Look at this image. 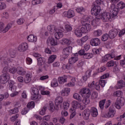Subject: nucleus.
I'll list each match as a JSON object with an SVG mask.
<instances>
[{"instance_id": "42", "label": "nucleus", "mask_w": 125, "mask_h": 125, "mask_svg": "<svg viewBox=\"0 0 125 125\" xmlns=\"http://www.w3.org/2000/svg\"><path fill=\"white\" fill-rule=\"evenodd\" d=\"M106 100H103L99 102V107L101 110L104 109V105H105Z\"/></svg>"}, {"instance_id": "16", "label": "nucleus", "mask_w": 125, "mask_h": 125, "mask_svg": "<svg viewBox=\"0 0 125 125\" xmlns=\"http://www.w3.org/2000/svg\"><path fill=\"white\" fill-rule=\"evenodd\" d=\"M117 35H118V30L117 29L109 31L108 34L109 37L111 39H115L117 37Z\"/></svg>"}, {"instance_id": "10", "label": "nucleus", "mask_w": 125, "mask_h": 125, "mask_svg": "<svg viewBox=\"0 0 125 125\" xmlns=\"http://www.w3.org/2000/svg\"><path fill=\"white\" fill-rule=\"evenodd\" d=\"M96 20H100V19H97L96 18L93 19V17L92 16L87 17L83 21V22H89V23L91 22V24L92 26H96Z\"/></svg>"}, {"instance_id": "60", "label": "nucleus", "mask_w": 125, "mask_h": 125, "mask_svg": "<svg viewBox=\"0 0 125 125\" xmlns=\"http://www.w3.org/2000/svg\"><path fill=\"white\" fill-rule=\"evenodd\" d=\"M6 8V4L4 2H0V10L4 9Z\"/></svg>"}, {"instance_id": "2", "label": "nucleus", "mask_w": 125, "mask_h": 125, "mask_svg": "<svg viewBox=\"0 0 125 125\" xmlns=\"http://www.w3.org/2000/svg\"><path fill=\"white\" fill-rule=\"evenodd\" d=\"M96 19H101L103 22H108L110 19H113V16L111 13L105 12L96 17Z\"/></svg>"}, {"instance_id": "53", "label": "nucleus", "mask_w": 125, "mask_h": 125, "mask_svg": "<svg viewBox=\"0 0 125 125\" xmlns=\"http://www.w3.org/2000/svg\"><path fill=\"white\" fill-rule=\"evenodd\" d=\"M9 89L10 90H12V88L13 87V85H14V81H9Z\"/></svg>"}, {"instance_id": "46", "label": "nucleus", "mask_w": 125, "mask_h": 125, "mask_svg": "<svg viewBox=\"0 0 125 125\" xmlns=\"http://www.w3.org/2000/svg\"><path fill=\"white\" fill-rule=\"evenodd\" d=\"M10 56L11 58H15L16 56V51H15V50H11L10 51Z\"/></svg>"}, {"instance_id": "29", "label": "nucleus", "mask_w": 125, "mask_h": 125, "mask_svg": "<svg viewBox=\"0 0 125 125\" xmlns=\"http://www.w3.org/2000/svg\"><path fill=\"white\" fill-rule=\"evenodd\" d=\"M63 102V98L62 97H58L56 98L55 100V104L59 105V104H61Z\"/></svg>"}, {"instance_id": "40", "label": "nucleus", "mask_w": 125, "mask_h": 125, "mask_svg": "<svg viewBox=\"0 0 125 125\" xmlns=\"http://www.w3.org/2000/svg\"><path fill=\"white\" fill-rule=\"evenodd\" d=\"M118 85L119 88H123V87L125 86V82L123 80H120L118 82Z\"/></svg>"}, {"instance_id": "57", "label": "nucleus", "mask_w": 125, "mask_h": 125, "mask_svg": "<svg viewBox=\"0 0 125 125\" xmlns=\"http://www.w3.org/2000/svg\"><path fill=\"white\" fill-rule=\"evenodd\" d=\"M19 117V114H17L15 116H12L10 118V120H11V122H15V121H16L17 118H18Z\"/></svg>"}, {"instance_id": "39", "label": "nucleus", "mask_w": 125, "mask_h": 125, "mask_svg": "<svg viewBox=\"0 0 125 125\" xmlns=\"http://www.w3.org/2000/svg\"><path fill=\"white\" fill-rule=\"evenodd\" d=\"M117 6L120 9H124V8H125V4L124 2L121 1L117 3Z\"/></svg>"}, {"instance_id": "18", "label": "nucleus", "mask_w": 125, "mask_h": 125, "mask_svg": "<svg viewBox=\"0 0 125 125\" xmlns=\"http://www.w3.org/2000/svg\"><path fill=\"white\" fill-rule=\"evenodd\" d=\"M17 73L20 76H24L26 74V70L23 67L19 66L17 68Z\"/></svg>"}, {"instance_id": "14", "label": "nucleus", "mask_w": 125, "mask_h": 125, "mask_svg": "<svg viewBox=\"0 0 125 125\" xmlns=\"http://www.w3.org/2000/svg\"><path fill=\"white\" fill-rule=\"evenodd\" d=\"M100 43H101L100 39L98 38L92 39L90 41V44L92 46H97Z\"/></svg>"}, {"instance_id": "19", "label": "nucleus", "mask_w": 125, "mask_h": 125, "mask_svg": "<svg viewBox=\"0 0 125 125\" xmlns=\"http://www.w3.org/2000/svg\"><path fill=\"white\" fill-rule=\"evenodd\" d=\"M70 88H65L61 92L62 96H68L70 94Z\"/></svg>"}, {"instance_id": "20", "label": "nucleus", "mask_w": 125, "mask_h": 125, "mask_svg": "<svg viewBox=\"0 0 125 125\" xmlns=\"http://www.w3.org/2000/svg\"><path fill=\"white\" fill-rule=\"evenodd\" d=\"M47 30L49 32V34L53 35L55 32H56V28L54 25H49L47 27Z\"/></svg>"}, {"instance_id": "50", "label": "nucleus", "mask_w": 125, "mask_h": 125, "mask_svg": "<svg viewBox=\"0 0 125 125\" xmlns=\"http://www.w3.org/2000/svg\"><path fill=\"white\" fill-rule=\"evenodd\" d=\"M63 107L64 110H68V108L70 107V104L67 102H64L63 104Z\"/></svg>"}, {"instance_id": "58", "label": "nucleus", "mask_w": 125, "mask_h": 125, "mask_svg": "<svg viewBox=\"0 0 125 125\" xmlns=\"http://www.w3.org/2000/svg\"><path fill=\"white\" fill-rule=\"evenodd\" d=\"M66 122V119L64 117H61L59 119V123L62 125H64V123Z\"/></svg>"}, {"instance_id": "48", "label": "nucleus", "mask_w": 125, "mask_h": 125, "mask_svg": "<svg viewBox=\"0 0 125 125\" xmlns=\"http://www.w3.org/2000/svg\"><path fill=\"white\" fill-rule=\"evenodd\" d=\"M108 39H109V34H105L103 35L102 38V41H103V42H106V41H107Z\"/></svg>"}, {"instance_id": "56", "label": "nucleus", "mask_w": 125, "mask_h": 125, "mask_svg": "<svg viewBox=\"0 0 125 125\" xmlns=\"http://www.w3.org/2000/svg\"><path fill=\"white\" fill-rule=\"evenodd\" d=\"M65 29L67 31V32H71L72 30V26L69 24H66L65 25Z\"/></svg>"}, {"instance_id": "12", "label": "nucleus", "mask_w": 125, "mask_h": 125, "mask_svg": "<svg viewBox=\"0 0 125 125\" xmlns=\"http://www.w3.org/2000/svg\"><path fill=\"white\" fill-rule=\"evenodd\" d=\"M78 55L79 54L78 53H75L73 57H71L68 61L69 64H75L78 60H79V58H78Z\"/></svg>"}, {"instance_id": "24", "label": "nucleus", "mask_w": 125, "mask_h": 125, "mask_svg": "<svg viewBox=\"0 0 125 125\" xmlns=\"http://www.w3.org/2000/svg\"><path fill=\"white\" fill-rule=\"evenodd\" d=\"M67 76H63V77H60L58 78V82L60 84H63L64 83H67Z\"/></svg>"}, {"instance_id": "59", "label": "nucleus", "mask_w": 125, "mask_h": 125, "mask_svg": "<svg viewBox=\"0 0 125 125\" xmlns=\"http://www.w3.org/2000/svg\"><path fill=\"white\" fill-rule=\"evenodd\" d=\"M106 65L108 67H113L115 65V62L114 61H110L106 63Z\"/></svg>"}, {"instance_id": "63", "label": "nucleus", "mask_w": 125, "mask_h": 125, "mask_svg": "<svg viewBox=\"0 0 125 125\" xmlns=\"http://www.w3.org/2000/svg\"><path fill=\"white\" fill-rule=\"evenodd\" d=\"M24 21H25L24 20V19L20 18V19L18 20V21H17V22L18 24V25H22V24L24 23Z\"/></svg>"}, {"instance_id": "4", "label": "nucleus", "mask_w": 125, "mask_h": 125, "mask_svg": "<svg viewBox=\"0 0 125 125\" xmlns=\"http://www.w3.org/2000/svg\"><path fill=\"white\" fill-rule=\"evenodd\" d=\"M116 57L115 52L113 50L111 51L109 54H107L102 58V62H107V60H111Z\"/></svg>"}, {"instance_id": "38", "label": "nucleus", "mask_w": 125, "mask_h": 125, "mask_svg": "<svg viewBox=\"0 0 125 125\" xmlns=\"http://www.w3.org/2000/svg\"><path fill=\"white\" fill-rule=\"evenodd\" d=\"M42 69L39 68L40 72H42V71H47L48 70V65L45 63L41 66Z\"/></svg>"}, {"instance_id": "45", "label": "nucleus", "mask_w": 125, "mask_h": 125, "mask_svg": "<svg viewBox=\"0 0 125 125\" xmlns=\"http://www.w3.org/2000/svg\"><path fill=\"white\" fill-rule=\"evenodd\" d=\"M32 93L33 95H38L39 89L36 87H34L32 89Z\"/></svg>"}, {"instance_id": "55", "label": "nucleus", "mask_w": 125, "mask_h": 125, "mask_svg": "<svg viewBox=\"0 0 125 125\" xmlns=\"http://www.w3.org/2000/svg\"><path fill=\"white\" fill-rule=\"evenodd\" d=\"M106 70V67L104 66H102L100 68H98L97 70V73H102V72H104Z\"/></svg>"}, {"instance_id": "25", "label": "nucleus", "mask_w": 125, "mask_h": 125, "mask_svg": "<svg viewBox=\"0 0 125 125\" xmlns=\"http://www.w3.org/2000/svg\"><path fill=\"white\" fill-rule=\"evenodd\" d=\"M72 107L73 108L74 110L75 109H78V108H80L81 107V104L79 103V102L77 101H73L71 103Z\"/></svg>"}, {"instance_id": "21", "label": "nucleus", "mask_w": 125, "mask_h": 125, "mask_svg": "<svg viewBox=\"0 0 125 125\" xmlns=\"http://www.w3.org/2000/svg\"><path fill=\"white\" fill-rule=\"evenodd\" d=\"M47 43H50V44L53 46H55V45H57L58 43L55 42L54 39L52 38H49L47 40Z\"/></svg>"}, {"instance_id": "62", "label": "nucleus", "mask_w": 125, "mask_h": 125, "mask_svg": "<svg viewBox=\"0 0 125 125\" xmlns=\"http://www.w3.org/2000/svg\"><path fill=\"white\" fill-rule=\"evenodd\" d=\"M62 43L64 44H70V40L66 38H63L62 40Z\"/></svg>"}, {"instance_id": "34", "label": "nucleus", "mask_w": 125, "mask_h": 125, "mask_svg": "<svg viewBox=\"0 0 125 125\" xmlns=\"http://www.w3.org/2000/svg\"><path fill=\"white\" fill-rule=\"evenodd\" d=\"M63 37V33L61 32H56L55 33V38L57 40H59V39H61Z\"/></svg>"}, {"instance_id": "41", "label": "nucleus", "mask_w": 125, "mask_h": 125, "mask_svg": "<svg viewBox=\"0 0 125 125\" xmlns=\"http://www.w3.org/2000/svg\"><path fill=\"white\" fill-rule=\"evenodd\" d=\"M27 107L28 109H33L35 107V102L33 101L30 102L28 103L27 105Z\"/></svg>"}, {"instance_id": "43", "label": "nucleus", "mask_w": 125, "mask_h": 125, "mask_svg": "<svg viewBox=\"0 0 125 125\" xmlns=\"http://www.w3.org/2000/svg\"><path fill=\"white\" fill-rule=\"evenodd\" d=\"M51 85L52 87H56V86H58V82H57V80L55 79H53L51 83Z\"/></svg>"}, {"instance_id": "13", "label": "nucleus", "mask_w": 125, "mask_h": 125, "mask_svg": "<svg viewBox=\"0 0 125 125\" xmlns=\"http://www.w3.org/2000/svg\"><path fill=\"white\" fill-rule=\"evenodd\" d=\"M0 60L3 61V63L4 65H7L8 63H11L13 62V60L7 57H4L0 56Z\"/></svg>"}, {"instance_id": "64", "label": "nucleus", "mask_w": 125, "mask_h": 125, "mask_svg": "<svg viewBox=\"0 0 125 125\" xmlns=\"http://www.w3.org/2000/svg\"><path fill=\"white\" fill-rule=\"evenodd\" d=\"M120 64L123 68H125V56L124 60L120 61Z\"/></svg>"}, {"instance_id": "23", "label": "nucleus", "mask_w": 125, "mask_h": 125, "mask_svg": "<svg viewBox=\"0 0 125 125\" xmlns=\"http://www.w3.org/2000/svg\"><path fill=\"white\" fill-rule=\"evenodd\" d=\"M38 61V65L40 66V67L42 66V65L45 64V59L44 58H39L37 59Z\"/></svg>"}, {"instance_id": "7", "label": "nucleus", "mask_w": 125, "mask_h": 125, "mask_svg": "<svg viewBox=\"0 0 125 125\" xmlns=\"http://www.w3.org/2000/svg\"><path fill=\"white\" fill-rule=\"evenodd\" d=\"M72 49L73 47L72 46H67L63 48L62 50V56L63 58H67L69 57V54L72 53Z\"/></svg>"}, {"instance_id": "27", "label": "nucleus", "mask_w": 125, "mask_h": 125, "mask_svg": "<svg viewBox=\"0 0 125 125\" xmlns=\"http://www.w3.org/2000/svg\"><path fill=\"white\" fill-rule=\"evenodd\" d=\"M118 12H119V9L116 7H114L111 11V15L112 18H115L117 15H118Z\"/></svg>"}, {"instance_id": "32", "label": "nucleus", "mask_w": 125, "mask_h": 125, "mask_svg": "<svg viewBox=\"0 0 125 125\" xmlns=\"http://www.w3.org/2000/svg\"><path fill=\"white\" fill-rule=\"evenodd\" d=\"M82 31L80 30V29L77 28L74 31V34L78 37V38H80L83 36V34L82 33Z\"/></svg>"}, {"instance_id": "37", "label": "nucleus", "mask_w": 125, "mask_h": 125, "mask_svg": "<svg viewBox=\"0 0 125 125\" xmlns=\"http://www.w3.org/2000/svg\"><path fill=\"white\" fill-rule=\"evenodd\" d=\"M73 98L74 99H76V100H78V101H79L80 102H82V97H81V95L78 93H75L73 95Z\"/></svg>"}, {"instance_id": "3", "label": "nucleus", "mask_w": 125, "mask_h": 125, "mask_svg": "<svg viewBox=\"0 0 125 125\" xmlns=\"http://www.w3.org/2000/svg\"><path fill=\"white\" fill-rule=\"evenodd\" d=\"M125 100L124 97H120L117 98L115 104V107L116 109L120 110L125 105Z\"/></svg>"}, {"instance_id": "5", "label": "nucleus", "mask_w": 125, "mask_h": 125, "mask_svg": "<svg viewBox=\"0 0 125 125\" xmlns=\"http://www.w3.org/2000/svg\"><path fill=\"white\" fill-rule=\"evenodd\" d=\"M10 79V75L8 73H4L0 76V83L2 84L6 83Z\"/></svg>"}, {"instance_id": "8", "label": "nucleus", "mask_w": 125, "mask_h": 125, "mask_svg": "<svg viewBox=\"0 0 125 125\" xmlns=\"http://www.w3.org/2000/svg\"><path fill=\"white\" fill-rule=\"evenodd\" d=\"M91 29V26L88 23H85L84 25H82L81 28V31L82 33L83 34H87L89 33V31Z\"/></svg>"}, {"instance_id": "28", "label": "nucleus", "mask_w": 125, "mask_h": 125, "mask_svg": "<svg viewBox=\"0 0 125 125\" xmlns=\"http://www.w3.org/2000/svg\"><path fill=\"white\" fill-rule=\"evenodd\" d=\"M32 78V74L30 73H27L26 75L25 78H24V83H29L30 82L32 81L31 79Z\"/></svg>"}, {"instance_id": "26", "label": "nucleus", "mask_w": 125, "mask_h": 125, "mask_svg": "<svg viewBox=\"0 0 125 125\" xmlns=\"http://www.w3.org/2000/svg\"><path fill=\"white\" fill-rule=\"evenodd\" d=\"M37 40V37L33 35H30L27 37V41L30 42H36Z\"/></svg>"}, {"instance_id": "54", "label": "nucleus", "mask_w": 125, "mask_h": 125, "mask_svg": "<svg viewBox=\"0 0 125 125\" xmlns=\"http://www.w3.org/2000/svg\"><path fill=\"white\" fill-rule=\"evenodd\" d=\"M124 118H125V112L123 115L117 117V120L118 122H122V121H123V119Z\"/></svg>"}, {"instance_id": "47", "label": "nucleus", "mask_w": 125, "mask_h": 125, "mask_svg": "<svg viewBox=\"0 0 125 125\" xmlns=\"http://www.w3.org/2000/svg\"><path fill=\"white\" fill-rule=\"evenodd\" d=\"M46 110H47V107H46V106H44L43 108H42L40 112V115H41L42 116H43V115L45 114Z\"/></svg>"}, {"instance_id": "49", "label": "nucleus", "mask_w": 125, "mask_h": 125, "mask_svg": "<svg viewBox=\"0 0 125 125\" xmlns=\"http://www.w3.org/2000/svg\"><path fill=\"white\" fill-rule=\"evenodd\" d=\"M122 94H123V92L120 90L116 91L113 93V95L114 96H116L117 97H120L121 96Z\"/></svg>"}, {"instance_id": "51", "label": "nucleus", "mask_w": 125, "mask_h": 125, "mask_svg": "<svg viewBox=\"0 0 125 125\" xmlns=\"http://www.w3.org/2000/svg\"><path fill=\"white\" fill-rule=\"evenodd\" d=\"M32 4L33 5H36V4H40V3H42V0H33L32 1Z\"/></svg>"}, {"instance_id": "33", "label": "nucleus", "mask_w": 125, "mask_h": 125, "mask_svg": "<svg viewBox=\"0 0 125 125\" xmlns=\"http://www.w3.org/2000/svg\"><path fill=\"white\" fill-rule=\"evenodd\" d=\"M49 107H50V111H51V112H54V110H58V107H57L55 108V105H54V104L53 103V102H51L49 104Z\"/></svg>"}, {"instance_id": "17", "label": "nucleus", "mask_w": 125, "mask_h": 125, "mask_svg": "<svg viewBox=\"0 0 125 125\" xmlns=\"http://www.w3.org/2000/svg\"><path fill=\"white\" fill-rule=\"evenodd\" d=\"M84 120H88L90 116V110L88 109H85L82 114Z\"/></svg>"}, {"instance_id": "30", "label": "nucleus", "mask_w": 125, "mask_h": 125, "mask_svg": "<svg viewBox=\"0 0 125 125\" xmlns=\"http://www.w3.org/2000/svg\"><path fill=\"white\" fill-rule=\"evenodd\" d=\"M92 57H93V54L89 53H85L83 56L84 59H90V58H92Z\"/></svg>"}, {"instance_id": "1", "label": "nucleus", "mask_w": 125, "mask_h": 125, "mask_svg": "<svg viewBox=\"0 0 125 125\" xmlns=\"http://www.w3.org/2000/svg\"><path fill=\"white\" fill-rule=\"evenodd\" d=\"M103 3V1H101V0H96L91 10V14L92 15H94V16H96V17L100 15H99V13H100V11H101L100 5Z\"/></svg>"}, {"instance_id": "36", "label": "nucleus", "mask_w": 125, "mask_h": 125, "mask_svg": "<svg viewBox=\"0 0 125 125\" xmlns=\"http://www.w3.org/2000/svg\"><path fill=\"white\" fill-rule=\"evenodd\" d=\"M102 34V30L100 29L95 30L93 33V35L95 37H100Z\"/></svg>"}, {"instance_id": "61", "label": "nucleus", "mask_w": 125, "mask_h": 125, "mask_svg": "<svg viewBox=\"0 0 125 125\" xmlns=\"http://www.w3.org/2000/svg\"><path fill=\"white\" fill-rule=\"evenodd\" d=\"M98 97V93H97V92L92 93V94L91 95V99H95L97 98Z\"/></svg>"}, {"instance_id": "52", "label": "nucleus", "mask_w": 125, "mask_h": 125, "mask_svg": "<svg viewBox=\"0 0 125 125\" xmlns=\"http://www.w3.org/2000/svg\"><path fill=\"white\" fill-rule=\"evenodd\" d=\"M88 98H84V99L83 100V102L85 105H88V104H89L90 101Z\"/></svg>"}, {"instance_id": "11", "label": "nucleus", "mask_w": 125, "mask_h": 125, "mask_svg": "<svg viewBox=\"0 0 125 125\" xmlns=\"http://www.w3.org/2000/svg\"><path fill=\"white\" fill-rule=\"evenodd\" d=\"M28 43L24 42L21 44L18 47V50L21 52H23L26 51L28 49Z\"/></svg>"}, {"instance_id": "44", "label": "nucleus", "mask_w": 125, "mask_h": 125, "mask_svg": "<svg viewBox=\"0 0 125 125\" xmlns=\"http://www.w3.org/2000/svg\"><path fill=\"white\" fill-rule=\"evenodd\" d=\"M11 27H12V23H8L6 27L4 28V29H3L2 30V33H5L6 32H7V31H8V30H9V29H10V28H11Z\"/></svg>"}, {"instance_id": "35", "label": "nucleus", "mask_w": 125, "mask_h": 125, "mask_svg": "<svg viewBox=\"0 0 125 125\" xmlns=\"http://www.w3.org/2000/svg\"><path fill=\"white\" fill-rule=\"evenodd\" d=\"M56 57H57V56L55 55H53L50 56V57L48 59V64L53 63V62H54V60H56Z\"/></svg>"}, {"instance_id": "9", "label": "nucleus", "mask_w": 125, "mask_h": 125, "mask_svg": "<svg viewBox=\"0 0 125 125\" xmlns=\"http://www.w3.org/2000/svg\"><path fill=\"white\" fill-rule=\"evenodd\" d=\"M116 114V110L114 107L110 106L109 108L108 112L105 114V118H114Z\"/></svg>"}, {"instance_id": "6", "label": "nucleus", "mask_w": 125, "mask_h": 125, "mask_svg": "<svg viewBox=\"0 0 125 125\" xmlns=\"http://www.w3.org/2000/svg\"><path fill=\"white\" fill-rule=\"evenodd\" d=\"M80 94L83 97L89 98L91 92L88 88H83L80 90Z\"/></svg>"}, {"instance_id": "31", "label": "nucleus", "mask_w": 125, "mask_h": 125, "mask_svg": "<svg viewBox=\"0 0 125 125\" xmlns=\"http://www.w3.org/2000/svg\"><path fill=\"white\" fill-rule=\"evenodd\" d=\"M18 112H19V110L18 109V107H16V108H14V109H10L9 111V115L11 116V115L16 114V113H18Z\"/></svg>"}, {"instance_id": "22", "label": "nucleus", "mask_w": 125, "mask_h": 125, "mask_svg": "<svg viewBox=\"0 0 125 125\" xmlns=\"http://www.w3.org/2000/svg\"><path fill=\"white\" fill-rule=\"evenodd\" d=\"M90 112H91V116L94 118L98 116V111H97V109L95 107H91Z\"/></svg>"}, {"instance_id": "15", "label": "nucleus", "mask_w": 125, "mask_h": 125, "mask_svg": "<svg viewBox=\"0 0 125 125\" xmlns=\"http://www.w3.org/2000/svg\"><path fill=\"white\" fill-rule=\"evenodd\" d=\"M63 15L67 18H72L75 16V12L72 10H68L67 12H64Z\"/></svg>"}]
</instances>
